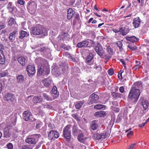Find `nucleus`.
<instances>
[{
    "label": "nucleus",
    "instance_id": "obj_1",
    "mask_svg": "<svg viewBox=\"0 0 149 149\" xmlns=\"http://www.w3.org/2000/svg\"><path fill=\"white\" fill-rule=\"evenodd\" d=\"M36 62L39 65H41L38 68V74L41 75L43 73L45 75H48L50 72V69L47 61L43 58H39L36 60Z\"/></svg>",
    "mask_w": 149,
    "mask_h": 149
},
{
    "label": "nucleus",
    "instance_id": "obj_2",
    "mask_svg": "<svg viewBox=\"0 0 149 149\" xmlns=\"http://www.w3.org/2000/svg\"><path fill=\"white\" fill-rule=\"evenodd\" d=\"M31 33V35H42L46 36L47 35V31L46 29L40 24H37L35 26L32 27Z\"/></svg>",
    "mask_w": 149,
    "mask_h": 149
},
{
    "label": "nucleus",
    "instance_id": "obj_3",
    "mask_svg": "<svg viewBox=\"0 0 149 149\" xmlns=\"http://www.w3.org/2000/svg\"><path fill=\"white\" fill-rule=\"evenodd\" d=\"M140 94V90L136 89L134 88H131L128 97L132 103L135 104L138 101Z\"/></svg>",
    "mask_w": 149,
    "mask_h": 149
},
{
    "label": "nucleus",
    "instance_id": "obj_4",
    "mask_svg": "<svg viewBox=\"0 0 149 149\" xmlns=\"http://www.w3.org/2000/svg\"><path fill=\"white\" fill-rule=\"evenodd\" d=\"M40 136V134L32 135L27 137L25 140V141L26 143L33 147L37 143Z\"/></svg>",
    "mask_w": 149,
    "mask_h": 149
},
{
    "label": "nucleus",
    "instance_id": "obj_5",
    "mask_svg": "<svg viewBox=\"0 0 149 149\" xmlns=\"http://www.w3.org/2000/svg\"><path fill=\"white\" fill-rule=\"evenodd\" d=\"M63 135L67 141H69L71 139V135L70 130V126L67 125L64 128Z\"/></svg>",
    "mask_w": 149,
    "mask_h": 149
},
{
    "label": "nucleus",
    "instance_id": "obj_6",
    "mask_svg": "<svg viewBox=\"0 0 149 149\" xmlns=\"http://www.w3.org/2000/svg\"><path fill=\"white\" fill-rule=\"evenodd\" d=\"M99 97L98 95L93 93L89 97L88 100V103L89 104L97 103L98 102Z\"/></svg>",
    "mask_w": 149,
    "mask_h": 149
},
{
    "label": "nucleus",
    "instance_id": "obj_7",
    "mask_svg": "<svg viewBox=\"0 0 149 149\" xmlns=\"http://www.w3.org/2000/svg\"><path fill=\"white\" fill-rule=\"evenodd\" d=\"M27 8L29 12L32 14L36 11V4L33 1H29L27 3Z\"/></svg>",
    "mask_w": 149,
    "mask_h": 149
},
{
    "label": "nucleus",
    "instance_id": "obj_8",
    "mask_svg": "<svg viewBox=\"0 0 149 149\" xmlns=\"http://www.w3.org/2000/svg\"><path fill=\"white\" fill-rule=\"evenodd\" d=\"M13 129L11 126L9 125L6 127L4 129V137L8 138L10 137L12 135Z\"/></svg>",
    "mask_w": 149,
    "mask_h": 149
},
{
    "label": "nucleus",
    "instance_id": "obj_9",
    "mask_svg": "<svg viewBox=\"0 0 149 149\" xmlns=\"http://www.w3.org/2000/svg\"><path fill=\"white\" fill-rule=\"evenodd\" d=\"M23 118L26 121L28 120L33 121V115L29 111H24L23 113Z\"/></svg>",
    "mask_w": 149,
    "mask_h": 149
},
{
    "label": "nucleus",
    "instance_id": "obj_10",
    "mask_svg": "<svg viewBox=\"0 0 149 149\" xmlns=\"http://www.w3.org/2000/svg\"><path fill=\"white\" fill-rule=\"evenodd\" d=\"M97 54L100 57H102L104 53V50L100 45L95 46L94 48Z\"/></svg>",
    "mask_w": 149,
    "mask_h": 149
},
{
    "label": "nucleus",
    "instance_id": "obj_11",
    "mask_svg": "<svg viewBox=\"0 0 149 149\" xmlns=\"http://www.w3.org/2000/svg\"><path fill=\"white\" fill-rule=\"evenodd\" d=\"M59 134L58 132L56 131L51 130L48 134V138L52 140L54 138H57L59 136Z\"/></svg>",
    "mask_w": 149,
    "mask_h": 149
},
{
    "label": "nucleus",
    "instance_id": "obj_12",
    "mask_svg": "<svg viewBox=\"0 0 149 149\" xmlns=\"http://www.w3.org/2000/svg\"><path fill=\"white\" fill-rule=\"evenodd\" d=\"M26 70L29 76L31 77H32L36 72L34 67L31 65L27 66Z\"/></svg>",
    "mask_w": 149,
    "mask_h": 149
},
{
    "label": "nucleus",
    "instance_id": "obj_13",
    "mask_svg": "<svg viewBox=\"0 0 149 149\" xmlns=\"http://www.w3.org/2000/svg\"><path fill=\"white\" fill-rule=\"evenodd\" d=\"M89 42L88 40H84L79 42L77 45V47L79 48L89 47Z\"/></svg>",
    "mask_w": 149,
    "mask_h": 149
},
{
    "label": "nucleus",
    "instance_id": "obj_14",
    "mask_svg": "<svg viewBox=\"0 0 149 149\" xmlns=\"http://www.w3.org/2000/svg\"><path fill=\"white\" fill-rule=\"evenodd\" d=\"M14 95L11 93H8L6 94L3 98V100L8 102L13 101L14 99Z\"/></svg>",
    "mask_w": 149,
    "mask_h": 149
},
{
    "label": "nucleus",
    "instance_id": "obj_15",
    "mask_svg": "<svg viewBox=\"0 0 149 149\" xmlns=\"http://www.w3.org/2000/svg\"><path fill=\"white\" fill-rule=\"evenodd\" d=\"M58 38L63 41H68L70 39L69 35L66 33H62L58 36Z\"/></svg>",
    "mask_w": 149,
    "mask_h": 149
},
{
    "label": "nucleus",
    "instance_id": "obj_16",
    "mask_svg": "<svg viewBox=\"0 0 149 149\" xmlns=\"http://www.w3.org/2000/svg\"><path fill=\"white\" fill-rule=\"evenodd\" d=\"M18 30L16 29L10 33L8 38L11 42H13L15 40L16 36L18 35Z\"/></svg>",
    "mask_w": 149,
    "mask_h": 149
},
{
    "label": "nucleus",
    "instance_id": "obj_17",
    "mask_svg": "<svg viewBox=\"0 0 149 149\" xmlns=\"http://www.w3.org/2000/svg\"><path fill=\"white\" fill-rule=\"evenodd\" d=\"M16 118L14 116L11 115L6 119V122L11 125L12 124L14 125L16 122Z\"/></svg>",
    "mask_w": 149,
    "mask_h": 149
},
{
    "label": "nucleus",
    "instance_id": "obj_18",
    "mask_svg": "<svg viewBox=\"0 0 149 149\" xmlns=\"http://www.w3.org/2000/svg\"><path fill=\"white\" fill-rule=\"evenodd\" d=\"M77 139L81 143H84L87 138L85 136L84 134L81 132L78 134Z\"/></svg>",
    "mask_w": 149,
    "mask_h": 149
},
{
    "label": "nucleus",
    "instance_id": "obj_19",
    "mask_svg": "<svg viewBox=\"0 0 149 149\" xmlns=\"http://www.w3.org/2000/svg\"><path fill=\"white\" fill-rule=\"evenodd\" d=\"M99 127L97 121L96 120L92 121L90 123V128L93 131L97 130Z\"/></svg>",
    "mask_w": 149,
    "mask_h": 149
},
{
    "label": "nucleus",
    "instance_id": "obj_20",
    "mask_svg": "<svg viewBox=\"0 0 149 149\" xmlns=\"http://www.w3.org/2000/svg\"><path fill=\"white\" fill-rule=\"evenodd\" d=\"M93 55L92 54L90 53L87 57L86 62L88 65H91L93 64Z\"/></svg>",
    "mask_w": 149,
    "mask_h": 149
},
{
    "label": "nucleus",
    "instance_id": "obj_21",
    "mask_svg": "<svg viewBox=\"0 0 149 149\" xmlns=\"http://www.w3.org/2000/svg\"><path fill=\"white\" fill-rule=\"evenodd\" d=\"M108 132H105L101 134H97L96 135V139L99 140L101 139H104L109 135Z\"/></svg>",
    "mask_w": 149,
    "mask_h": 149
},
{
    "label": "nucleus",
    "instance_id": "obj_22",
    "mask_svg": "<svg viewBox=\"0 0 149 149\" xmlns=\"http://www.w3.org/2000/svg\"><path fill=\"white\" fill-rule=\"evenodd\" d=\"M141 21L139 17H137L133 20L132 24L135 28H138L140 25Z\"/></svg>",
    "mask_w": 149,
    "mask_h": 149
},
{
    "label": "nucleus",
    "instance_id": "obj_23",
    "mask_svg": "<svg viewBox=\"0 0 149 149\" xmlns=\"http://www.w3.org/2000/svg\"><path fill=\"white\" fill-rule=\"evenodd\" d=\"M126 39L134 43L137 42L139 40L138 38L134 36L131 37L127 36L125 37Z\"/></svg>",
    "mask_w": 149,
    "mask_h": 149
},
{
    "label": "nucleus",
    "instance_id": "obj_24",
    "mask_svg": "<svg viewBox=\"0 0 149 149\" xmlns=\"http://www.w3.org/2000/svg\"><path fill=\"white\" fill-rule=\"evenodd\" d=\"M42 82L45 86L49 87L51 84L52 80L49 78H47L43 80Z\"/></svg>",
    "mask_w": 149,
    "mask_h": 149
},
{
    "label": "nucleus",
    "instance_id": "obj_25",
    "mask_svg": "<svg viewBox=\"0 0 149 149\" xmlns=\"http://www.w3.org/2000/svg\"><path fill=\"white\" fill-rule=\"evenodd\" d=\"M142 87V85L141 81L136 82L134 83L132 88L140 90Z\"/></svg>",
    "mask_w": 149,
    "mask_h": 149
},
{
    "label": "nucleus",
    "instance_id": "obj_26",
    "mask_svg": "<svg viewBox=\"0 0 149 149\" xmlns=\"http://www.w3.org/2000/svg\"><path fill=\"white\" fill-rule=\"evenodd\" d=\"M74 14V12L71 8H69L67 11V17L68 19H71Z\"/></svg>",
    "mask_w": 149,
    "mask_h": 149
},
{
    "label": "nucleus",
    "instance_id": "obj_27",
    "mask_svg": "<svg viewBox=\"0 0 149 149\" xmlns=\"http://www.w3.org/2000/svg\"><path fill=\"white\" fill-rule=\"evenodd\" d=\"M42 99L40 96H35L32 100V101L34 103H37L42 102Z\"/></svg>",
    "mask_w": 149,
    "mask_h": 149
},
{
    "label": "nucleus",
    "instance_id": "obj_28",
    "mask_svg": "<svg viewBox=\"0 0 149 149\" xmlns=\"http://www.w3.org/2000/svg\"><path fill=\"white\" fill-rule=\"evenodd\" d=\"M120 32L123 36L126 35L129 32L128 29L125 27H122L119 29Z\"/></svg>",
    "mask_w": 149,
    "mask_h": 149
},
{
    "label": "nucleus",
    "instance_id": "obj_29",
    "mask_svg": "<svg viewBox=\"0 0 149 149\" xmlns=\"http://www.w3.org/2000/svg\"><path fill=\"white\" fill-rule=\"evenodd\" d=\"M82 132L80 130H78V129L76 126L74 125L72 129V134L74 136H76L77 134Z\"/></svg>",
    "mask_w": 149,
    "mask_h": 149
},
{
    "label": "nucleus",
    "instance_id": "obj_30",
    "mask_svg": "<svg viewBox=\"0 0 149 149\" xmlns=\"http://www.w3.org/2000/svg\"><path fill=\"white\" fill-rule=\"evenodd\" d=\"M5 58L2 50H0V64H3L5 62Z\"/></svg>",
    "mask_w": 149,
    "mask_h": 149
},
{
    "label": "nucleus",
    "instance_id": "obj_31",
    "mask_svg": "<svg viewBox=\"0 0 149 149\" xmlns=\"http://www.w3.org/2000/svg\"><path fill=\"white\" fill-rule=\"evenodd\" d=\"M141 103L144 110H146L148 108L149 106V103L148 101L146 100H143L142 101Z\"/></svg>",
    "mask_w": 149,
    "mask_h": 149
},
{
    "label": "nucleus",
    "instance_id": "obj_32",
    "mask_svg": "<svg viewBox=\"0 0 149 149\" xmlns=\"http://www.w3.org/2000/svg\"><path fill=\"white\" fill-rule=\"evenodd\" d=\"M29 34L27 32L22 30L20 33V36L19 38L21 39H22L25 37H27L29 36Z\"/></svg>",
    "mask_w": 149,
    "mask_h": 149
},
{
    "label": "nucleus",
    "instance_id": "obj_33",
    "mask_svg": "<svg viewBox=\"0 0 149 149\" xmlns=\"http://www.w3.org/2000/svg\"><path fill=\"white\" fill-rule=\"evenodd\" d=\"M17 60L19 63L22 65L23 66L25 65V59L24 57L22 56L19 57L17 58Z\"/></svg>",
    "mask_w": 149,
    "mask_h": 149
},
{
    "label": "nucleus",
    "instance_id": "obj_34",
    "mask_svg": "<svg viewBox=\"0 0 149 149\" xmlns=\"http://www.w3.org/2000/svg\"><path fill=\"white\" fill-rule=\"evenodd\" d=\"M17 79L18 83L21 84L24 81V76L22 75H20L17 77Z\"/></svg>",
    "mask_w": 149,
    "mask_h": 149
},
{
    "label": "nucleus",
    "instance_id": "obj_35",
    "mask_svg": "<svg viewBox=\"0 0 149 149\" xmlns=\"http://www.w3.org/2000/svg\"><path fill=\"white\" fill-rule=\"evenodd\" d=\"M111 95L115 99L121 98L122 95V94L120 93H116L114 92H113L112 93Z\"/></svg>",
    "mask_w": 149,
    "mask_h": 149
},
{
    "label": "nucleus",
    "instance_id": "obj_36",
    "mask_svg": "<svg viewBox=\"0 0 149 149\" xmlns=\"http://www.w3.org/2000/svg\"><path fill=\"white\" fill-rule=\"evenodd\" d=\"M42 96L44 98L48 101H51L53 100L52 97H50L48 95L45 93H43L42 94Z\"/></svg>",
    "mask_w": 149,
    "mask_h": 149
},
{
    "label": "nucleus",
    "instance_id": "obj_37",
    "mask_svg": "<svg viewBox=\"0 0 149 149\" xmlns=\"http://www.w3.org/2000/svg\"><path fill=\"white\" fill-rule=\"evenodd\" d=\"M84 104L83 102L79 101L77 102L75 104V107L76 109H79Z\"/></svg>",
    "mask_w": 149,
    "mask_h": 149
},
{
    "label": "nucleus",
    "instance_id": "obj_38",
    "mask_svg": "<svg viewBox=\"0 0 149 149\" xmlns=\"http://www.w3.org/2000/svg\"><path fill=\"white\" fill-rule=\"evenodd\" d=\"M105 107V106L101 104H97L94 107V108L97 109H100Z\"/></svg>",
    "mask_w": 149,
    "mask_h": 149
},
{
    "label": "nucleus",
    "instance_id": "obj_39",
    "mask_svg": "<svg viewBox=\"0 0 149 149\" xmlns=\"http://www.w3.org/2000/svg\"><path fill=\"white\" fill-rule=\"evenodd\" d=\"M136 64L133 67V69L134 70H136L137 69L140 68H141V63L140 61H136Z\"/></svg>",
    "mask_w": 149,
    "mask_h": 149
},
{
    "label": "nucleus",
    "instance_id": "obj_40",
    "mask_svg": "<svg viewBox=\"0 0 149 149\" xmlns=\"http://www.w3.org/2000/svg\"><path fill=\"white\" fill-rule=\"evenodd\" d=\"M8 19H9L8 21V24L9 25L12 26L15 23V21L13 18L11 17Z\"/></svg>",
    "mask_w": 149,
    "mask_h": 149
},
{
    "label": "nucleus",
    "instance_id": "obj_41",
    "mask_svg": "<svg viewBox=\"0 0 149 149\" xmlns=\"http://www.w3.org/2000/svg\"><path fill=\"white\" fill-rule=\"evenodd\" d=\"M68 67L65 64H63L62 65H61L60 66V68L61 69L62 71L63 72H64L67 69Z\"/></svg>",
    "mask_w": 149,
    "mask_h": 149
},
{
    "label": "nucleus",
    "instance_id": "obj_42",
    "mask_svg": "<svg viewBox=\"0 0 149 149\" xmlns=\"http://www.w3.org/2000/svg\"><path fill=\"white\" fill-rule=\"evenodd\" d=\"M101 57L104 58L107 61L111 57V55L109 54H106L104 56H103L102 57Z\"/></svg>",
    "mask_w": 149,
    "mask_h": 149
},
{
    "label": "nucleus",
    "instance_id": "obj_43",
    "mask_svg": "<svg viewBox=\"0 0 149 149\" xmlns=\"http://www.w3.org/2000/svg\"><path fill=\"white\" fill-rule=\"evenodd\" d=\"M22 149H33V147L30 145H24L22 146Z\"/></svg>",
    "mask_w": 149,
    "mask_h": 149
},
{
    "label": "nucleus",
    "instance_id": "obj_44",
    "mask_svg": "<svg viewBox=\"0 0 149 149\" xmlns=\"http://www.w3.org/2000/svg\"><path fill=\"white\" fill-rule=\"evenodd\" d=\"M107 51L108 54L111 55L113 54V51L112 49L110 48L109 47H108L107 49Z\"/></svg>",
    "mask_w": 149,
    "mask_h": 149
},
{
    "label": "nucleus",
    "instance_id": "obj_45",
    "mask_svg": "<svg viewBox=\"0 0 149 149\" xmlns=\"http://www.w3.org/2000/svg\"><path fill=\"white\" fill-rule=\"evenodd\" d=\"M116 44L119 47L120 50L122 51L123 49L122 47L123 44L122 42L120 41H118L117 42Z\"/></svg>",
    "mask_w": 149,
    "mask_h": 149
},
{
    "label": "nucleus",
    "instance_id": "obj_46",
    "mask_svg": "<svg viewBox=\"0 0 149 149\" xmlns=\"http://www.w3.org/2000/svg\"><path fill=\"white\" fill-rule=\"evenodd\" d=\"M131 129H130L129 130H126L125 132H128L127 135L128 137H130V136L133 134V132L132 131H129V130Z\"/></svg>",
    "mask_w": 149,
    "mask_h": 149
},
{
    "label": "nucleus",
    "instance_id": "obj_47",
    "mask_svg": "<svg viewBox=\"0 0 149 149\" xmlns=\"http://www.w3.org/2000/svg\"><path fill=\"white\" fill-rule=\"evenodd\" d=\"M61 47L63 48L64 49L66 50H68L70 48V46H67L64 44L61 45Z\"/></svg>",
    "mask_w": 149,
    "mask_h": 149
},
{
    "label": "nucleus",
    "instance_id": "obj_48",
    "mask_svg": "<svg viewBox=\"0 0 149 149\" xmlns=\"http://www.w3.org/2000/svg\"><path fill=\"white\" fill-rule=\"evenodd\" d=\"M52 93L55 95L57 94V88L56 86H54L52 90Z\"/></svg>",
    "mask_w": 149,
    "mask_h": 149
},
{
    "label": "nucleus",
    "instance_id": "obj_49",
    "mask_svg": "<svg viewBox=\"0 0 149 149\" xmlns=\"http://www.w3.org/2000/svg\"><path fill=\"white\" fill-rule=\"evenodd\" d=\"M16 9V7L13 6L8 9L9 13L13 14L14 11H15Z\"/></svg>",
    "mask_w": 149,
    "mask_h": 149
},
{
    "label": "nucleus",
    "instance_id": "obj_50",
    "mask_svg": "<svg viewBox=\"0 0 149 149\" xmlns=\"http://www.w3.org/2000/svg\"><path fill=\"white\" fill-rule=\"evenodd\" d=\"M111 109L112 110L116 112H118L119 111V109L118 108H117L114 106H111Z\"/></svg>",
    "mask_w": 149,
    "mask_h": 149
},
{
    "label": "nucleus",
    "instance_id": "obj_51",
    "mask_svg": "<svg viewBox=\"0 0 149 149\" xmlns=\"http://www.w3.org/2000/svg\"><path fill=\"white\" fill-rule=\"evenodd\" d=\"M127 47L132 51L136 49V46H133L130 45H128L127 46Z\"/></svg>",
    "mask_w": 149,
    "mask_h": 149
},
{
    "label": "nucleus",
    "instance_id": "obj_52",
    "mask_svg": "<svg viewBox=\"0 0 149 149\" xmlns=\"http://www.w3.org/2000/svg\"><path fill=\"white\" fill-rule=\"evenodd\" d=\"M108 73L109 75L111 76L114 73L113 69L111 68L109 69L108 70Z\"/></svg>",
    "mask_w": 149,
    "mask_h": 149
},
{
    "label": "nucleus",
    "instance_id": "obj_53",
    "mask_svg": "<svg viewBox=\"0 0 149 149\" xmlns=\"http://www.w3.org/2000/svg\"><path fill=\"white\" fill-rule=\"evenodd\" d=\"M7 146L8 149H13V145L11 143H9L7 145Z\"/></svg>",
    "mask_w": 149,
    "mask_h": 149
},
{
    "label": "nucleus",
    "instance_id": "obj_54",
    "mask_svg": "<svg viewBox=\"0 0 149 149\" xmlns=\"http://www.w3.org/2000/svg\"><path fill=\"white\" fill-rule=\"evenodd\" d=\"M63 55L70 58L71 57V55L68 52H65L63 54Z\"/></svg>",
    "mask_w": 149,
    "mask_h": 149
},
{
    "label": "nucleus",
    "instance_id": "obj_55",
    "mask_svg": "<svg viewBox=\"0 0 149 149\" xmlns=\"http://www.w3.org/2000/svg\"><path fill=\"white\" fill-rule=\"evenodd\" d=\"M94 115L96 117H101L100 111L96 112L94 114Z\"/></svg>",
    "mask_w": 149,
    "mask_h": 149
},
{
    "label": "nucleus",
    "instance_id": "obj_56",
    "mask_svg": "<svg viewBox=\"0 0 149 149\" xmlns=\"http://www.w3.org/2000/svg\"><path fill=\"white\" fill-rule=\"evenodd\" d=\"M119 90L120 92L122 93H123L125 92L124 90V88L123 86L120 87L119 89Z\"/></svg>",
    "mask_w": 149,
    "mask_h": 149
},
{
    "label": "nucleus",
    "instance_id": "obj_57",
    "mask_svg": "<svg viewBox=\"0 0 149 149\" xmlns=\"http://www.w3.org/2000/svg\"><path fill=\"white\" fill-rule=\"evenodd\" d=\"M41 125L42 123L40 122L36 123V128L37 129H38L41 127Z\"/></svg>",
    "mask_w": 149,
    "mask_h": 149
},
{
    "label": "nucleus",
    "instance_id": "obj_58",
    "mask_svg": "<svg viewBox=\"0 0 149 149\" xmlns=\"http://www.w3.org/2000/svg\"><path fill=\"white\" fill-rule=\"evenodd\" d=\"M94 68L97 70V72H99L101 70V67L99 65L96 66Z\"/></svg>",
    "mask_w": 149,
    "mask_h": 149
},
{
    "label": "nucleus",
    "instance_id": "obj_59",
    "mask_svg": "<svg viewBox=\"0 0 149 149\" xmlns=\"http://www.w3.org/2000/svg\"><path fill=\"white\" fill-rule=\"evenodd\" d=\"M123 72V71H122V70H121L120 71V73H119L118 74V78L119 79H122V73Z\"/></svg>",
    "mask_w": 149,
    "mask_h": 149
},
{
    "label": "nucleus",
    "instance_id": "obj_60",
    "mask_svg": "<svg viewBox=\"0 0 149 149\" xmlns=\"http://www.w3.org/2000/svg\"><path fill=\"white\" fill-rule=\"evenodd\" d=\"M43 107L44 108H47L51 109L52 108V107L48 104H43Z\"/></svg>",
    "mask_w": 149,
    "mask_h": 149
},
{
    "label": "nucleus",
    "instance_id": "obj_61",
    "mask_svg": "<svg viewBox=\"0 0 149 149\" xmlns=\"http://www.w3.org/2000/svg\"><path fill=\"white\" fill-rule=\"evenodd\" d=\"M24 1L22 0H19L17 1V3L21 5H24Z\"/></svg>",
    "mask_w": 149,
    "mask_h": 149
},
{
    "label": "nucleus",
    "instance_id": "obj_62",
    "mask_svg": "<svg viewBox=\"0 0 149 149\" xmlns=\"http://www.w3.org/2000/svg\"><path fill=\"white\" fill-rule=\"evenodd\" d=\"M100 112H101V117H104L107 115V113L104 111H100Z\"/></svg>",
    "mask_w": 149,
    "mask_h": 149
},
{
    "label": "nucleus",
    "instance_id": "obj_63",
    "mask_svg": "<svg viewBox=\"0 0 149 149\" xmlns=\"http://www.w3.org/2000/svg\"><path fill=\"white\" fill-rule=\"evenodd\" d=\"M6 73L5 72H2L0 73V77H3L5 76H6Z\"/></svg>",
    "mask_w": 149,
    "mask_h": 149
},
{
    "label": "nucleus",
    "instance_id": "obj_64",
    "mask_svg": "<svg viewBox=\"0 0 149 149\" xmlns=\"http://www.w3.org/2000/svg\"><path fill=\"white\" fill-rule=\"evenodd\" d=\"M13 6H12V3L10 2H9L7 5V8L8 10Z\"/></svg>",
    "mask_w": 149,
    "mask_h": 149
}]
</instances>
